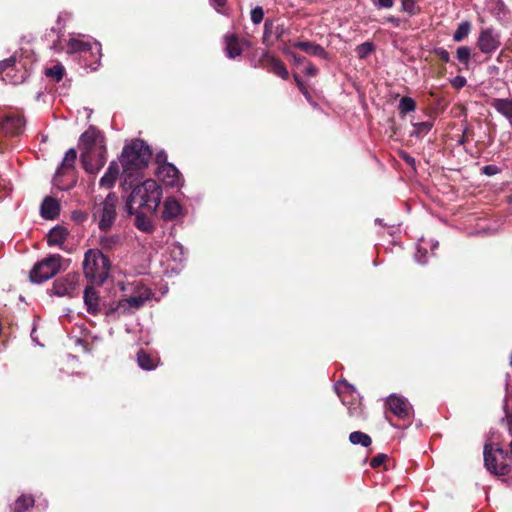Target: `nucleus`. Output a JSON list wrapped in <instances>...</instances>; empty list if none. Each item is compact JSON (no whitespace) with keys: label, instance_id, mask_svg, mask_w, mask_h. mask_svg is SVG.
<instances>
[{"label":"nucleus","instance_id":"052dcab7","mask_svg":"<svg viewBox=\"0 0 512 512\" xmlns=\"http://www.w3.org/2000/svg\"><path fill=\"white\" fill-rule=\"evenodd\" d=\"M510 458L512 459V439H511V442H510Z\"/></svg>","mask_w":512,"mask_h":512},{"label":"nucleus","instance_id":"de8ad7c7","mask_svg":"<svg viewBox=\"0 0 512 512\" xmlns=\"http://www.w3.org/2000/svg\"><path fill=\"white\" fill-rule=\"evenodd\" d=\"M481 170H482V173L487 176H493V175H496L501 172V169L498 166L493 165V164L486 165Z\"/></svg>","mask_w":512,"mask_h":512},{"label":"nucleus","instance_id":"4c0bfd02","mask_svg":"<svg viewBox=\"0 0 512 512\" xmlns=\"http://www.w3.org/2000/svg\"><path fill=\"white\" fill-rule=\"evenodd\" d=\"M456 57L458 61L465 66V68H468L471 58V48L468 46L458 47L456 50Z\"/></svg>","mask_w":512,"mask_h":512},{"label":"nucleus","instance_id":"c756f323","mask_svg":"<svg viewBox=\"0 0 512 512\" xmlns=\"http://www.w3.org/2000/svg\"><path fill=\"white\" fill-rule=\"evenodd\" d=\"M62 18L61 16L58 17L56 22V27H52L49 32L45 34V38L47 40L52 41L51 49L58 50V43L60 42L61 37L63 36V27L64 25L61 24Z\"/></svg>","mask_w":512,"mask_h":512},{"label":"nucleus","instance_id":"c85d7f7f","mask_svg":"<svg viewBox=\"0 0 512 512\" xmlns=\"http://www.w3.org/2000/svg\"><path fill=\"white\" fill-rule=\"evenodd\" d=\"M338 395L341 397L342 403L347 406L350 417L360 418L363 416V408L361 402L358 399L354 398L353 395H351L353 399L347 400L346 396L343 395L341 392H338Z\"/></svg>","mask_w":512,"mask_h":512},{"label":"nucleus","instance_id":"393cba45","mask_svg":"<svg viewBox=\"0 0 512 512\" xmlns=\"http://www.w3.org/2000/svg\"><path fill=\"white\" fill-rule=\"evenodd\" d=\"M119 175V166L117 162L112 161L108 166L105 174L101 177L99 184L101 187L112 188Z\"/></svg>","mask_w":512,"mask_h":512},{"label":"nucleus","instance_id":"4d7b16f0","mask_svg":"<svg viewBox=\"0 0 512 512\" xmlns=\"http://www.w3.org/2000/svg\"><path fill=\"white\" fill-rule=\"evenodd\" d=\"M211 4L219 11V8H222L226 5L227 0H210Z\"/></svg>","mask_w":512,"mask_h":512},{"label":"nucleus","instance_id":"f03ea898","mask_svg":"<svg viewBox=\"0 0 512 512\" xmlns=\"http://www.w3.org/2000/svg\"><path fill=\"white\" fill-rule=\"evenodd\" d=\"M131 189V193L126 202L128 214H134L135 210H146L150 215H154L160 205L162 189L153 179H147L141 183L133 182V186L123 187Z\"/></svg>","mask_w":512,"mask_h":512},{"label":"nucleus","instance_id":"e433bc0d","mask_svg":"<svg viewBox=\"0 0 512 512\" xmlns=\"http://www.w3.org/2000/svg\"><path fill=\"white\" fill-rule=\"evenodd\" d=\"M398 109L400 114L404 116L416 109V102L413 98L404 96L400 99Z\"/></svg>","mask_w":512,"mask_h":512},{"label":"nucleus","instance_id":"ea45409f","mask_svg":"<svg viewBox=\"0 0 512 512\" xmlns=\"http://www.w3.org/2000/svg\"><path fill=\"white\" fill-rule=\"evenodd\" d=\"M355 51L358 58L364 59L374 51V44L372 42H364L358 45Z\"/></svg>","mask_w":512,"mask_h":512},{"label":"nucleus","instance_id":"37998d69","mask_svg":"<svg viewBox=\"0 0 512 512\" xmlns=\"http://www.w3.org/2000/svg\"><path fill=\"white\" fill-rule=\"evenodd\" d=\"M387 459H388V456L386 454L380 453L371 459L370 466L372 468H378L382 464H384Z\"/></svg>","mask_w":512,"mask_h":512},{"label":"nucleus","instance_id":"79ce46f5","mask_svg":"<svg viewBox=\"0 0 512 512\" xmlns=\"http://www.w3.org/2000/svg\"><path fill=\"white\" fill-rule=\"evenodd\" d=\"M432 53L439 58L440 61L443 63H449L450 62V54L449 52L443 48V47H436L433 49Z\"/></svg>","mask_w":512,"mask_h":512},{"label":"nucleus","instance_id":"c03bdc74","mask_svg":"<svg viewBox=\"0 0 512 512\" xmlns=\"http://www.w3.org/2000/svg\"><path fill=\"white\" fill-rule=\"evenodd\" d=\"M293 78H294V81L296 82V85H297L298 89L300 90V92L307 99H309L310 98V93H309L308 89L306 88L304 82L301 80V78L297 74H294Z\"/></svg>","mask_w":512,"mask_h":512},{"label":"nucleus","instance_id":"cd10ccee","mask_svg":"<svg viewBox=\"0 0 512 512\" xmlns=\"http://www.w3.org/2000/svg\"><path fill=\"white\" fill-rule=\"evenodd\" d=\"M491 106L507 119L512 120V99L494 98Z\"/></svg>","mask_w":512,"mask_h":512},{"label":"nucleus","instance_id":"603ef678","mask_svg":"<svg viewBox=\"0 0 512 512\" xmlns=\"http://www.w3.org/2000/svg\"><path fill=\"white\" fill-rule=\"evenodd\" d=\"M400 157H401V159H402L406 164H408V165H410V166H415L416 161H415L414 157H412V156H411L410 154H408L407 152L402 151V152L400 153Z\"/></svg>","mask_w":512,"mask_h":512},{"label":"nucleus","instance_id":"7c9ffc66","mask_svg":"<svg viewBox=\"0 0 512 512\" xmlns=\"http://www.w3.org/2000/svg\"><path fill=\"white\" fill-rule=\"evenodd\" d=\"M35 504V499L31 494H22L14 502V512H27Z\"/></svg>","mask_w":512,"mask_h":512},{"label":"nucleus","instance_id":"b1692460","mask_svg":"<svg viewBox=\"0 0 512 512\" xmlns=\"http://www.w3.org/2000/svg\"><path fill=\"white\" fill-rule=\"evenodd\" d=\"M182 213V206L174 198H168L164 202V208L162 212V218L164 220H173Z\"/></svg>","mask_w":512,"mask_h":512},{"label":"nucleus","instance_id":"58836bf2","mask_svg":"<svg viewBox=\"0 0 512 512\" xmlns=\"http://www.w3.org/2000/svg\"><path fill=\"white\" fill-rule=\"evenodd\" d=\"M413 126H414V131L412 134L418 138H421L431 130L433 123L429 122V121H425V122L415 123V124H413Z\"/></svg>","mask_w":512,"mask_h":512},{"label":"nucleus","instance_id":"f3484780","mask_svg":"<svg viewBox=\"0 0 512 512\" xmlns=\"http://www.w3.org/2000/svg\"><path fill=\"white\" fill-rule=\"evenodd\" d=\"M96 50L97 57L95 62H98L101 56V45L97 42L91 44L89 42H85L79 39L72 38L68 41V52L70 53H91L93 54V50Z\"/></svg>","mask_w":512,"mask_h":512},{"label":"nucleus","instance_id":"ddd939ff","mask_svg":"<svg viewBox=\"0 0 512 512\" xmlns=\"http://www.w3.org/2000/svg\"><path fill=\"white\" fill-rule=\"evenodd\" d=\"M25 127V119L18 114H7L0 120V130L5 136H18Z\"/></svg>","mask_w":512,"mask_h":512},{"label":"nucleus","instance_id":"5701e85b","mask_svg":"<svg viewBox=\"0 0 512 512\" xmlns=\"http://www.w3.org/2000/svg\"><path fill=\"white\" fill-rule=\"evenodd\" d=\"M134 225L137 229L145 233H151L154 230V224L150 218V213L146 210H135Z\"/></svg>","mask_w":512,"mask_h":512},{"label":"nucleus","instance_id":"473e14b6","mask_svg":"<svg viewBox=\"0 0 512 512\" xmlns=\"http://www.w3.org/2000/svg\"><path fill=\"white\" fill-rule=\"evenodd\" d=\"M349 441L353 445H361L363 447H368L372 443L371 437L368 434L361 431H354L350 433Z\"/></svg>","mask_w":512,"mask_h":512},{"label":"nucleus","instance_id":"dca6fc26","mask_svg":"<svg viewBox=\"0 0 512 512\" xmlns=\"http://www.w3.org/2000/svg\"><path fill=\"white\" fill-rule=\"evenodd\" d=\"M225 51L228 58L234 59L240 56L244 47H249V41L240 39L236 34H227L224 36Z\"/></svg>","mask_w":512,"mask_h":512},{"label":"nucleus","instance_id":"0eeeda50","mask_svg":"<svg viewBox=\"0 0 512 512\" xmlns=\"http://www.w3.org/2000/svg\"><path fill=\"white\" fill-rule=\"evenodd\" d=\"M80 161L87 167H91L88 160V154L93 151H100L99 153L106 152L105 137L104 135L94 126H90L79 139Z\"/></svg>","mask_w":512,"mask_h":512},{"label":"nucleus","instance_id":"a18cd8bd","mask_svg":"<svg viewBox=\"0 0 512 512\" xmlns=\"http://www.w3.org/2000/svg\"><path fill=\"white\" fill-rule=\"evenodd\" d=\"M450 83H451L453 88H455L457 90H460V89H462L463 87L466 86L467 80H466L465 77L458 75V76L454 77L450 81Z\"/></svg>","mask_w":512,"mask_h":512},{"label":"nucleus","instance_id":"aec40b11","mask_svg":"<svg viewBox=\"0 0 512 512\" xmlns=\"http://www.w3.org/2000/svg\"><path fill=\"white\" fill-rule=\"evenodd\" d=\"M84 304L88 313L97 315L100 312V297L98 292L91 286L84 290Z\"/></svg>","mask_w":512,"mask_h":512},{"label":"nucleus","instance_id":"412c9836","mask_svg":"<svg viewBox=\"0 0 512 512\" xmlns=\"http://www.w3.org/2000/svg\"><path fill=\"white\" fill-rule=\"evenodd\" d=\"M100 151L96 150L93 151V153L88 154V160L91 164V167H87L84 164H82L83 169L90 174H96L98 173L106 164L107 157L106 152L99 153Z\"/></svg>","mask_w":512,"mask_h":512},{"label":"nucleus","instance_id":"bb28decb","mask_svg":"<svg viewBox=\"0 0 512 512\" xmlns=\"http://www.w3.org/2000/svg\"><path fill=\"white\" fill-rule=\"evenodd\" d=\"M159 358L153 357L147 353L144 349H140L137 352V363L144 370H153L159 363Z\"/></svg>","mask_w":512,"mask_h":512},{"label":"nucleus","instance_id":"5fc2aeb1","mask_svg":"<svg viewBox=\"0 0 512 512\" xmlns=\"http://www.w3.org/2000/svg\"><path fill=\"white\" fill-rule=\"evenodd\" d=\"M305 73L309 77H314L318 73V69L311 63H309L308 67L305 70Z\"/></svg>","mask_w":512,"mask_h":512},{"label":"nucleus","instance_id":"3c124183","mask_svg":"<svg viewBox=\"0 0 512 512\" xmlns=\"http://www.w3.org/2000/svg\"><path fill=\"white\" fill-rule=\"evenodd\" d=\"M72 219L79 223H83L88 219V214L80 210L74 211L72 213Z\"/></svg>","mask_w":512,"mask_h":512},{"label":"nucleus","instance_id":"a19ab883","mask_svg":"<svg viewBox=\"0 0 512 512\" xmlns=\"http://www.w3.org/2000/svg\"><path fill=\"white\" fill-rule=\"evenodd\" d=\"M264 18V10L261 6H257L251 10V21L254 24H260Z\"/></svg>","mask_w":512,"mask_h":512},{"label":"nucleus","instance_id":"39448f33","mask_svg":"<svg viewBox=\"0 0 512 512\" xmlns=\"http://www.w3.org/2000/svg\"><path fill=\"white\" fill-rule=\"evenodd\" d=\"M77 159V151L70 148L57 168L53 178L55 186L60 190L66 191L76 185L77 179L75 176V162Z\"/></svg>","mask_w":512,"mask_h":512},{"label":"nucleus","instance_id":"1a4fd4ad","mask_svg":"<svg viewBox=\"0 0 512 512\" xmlns=\"http://www.w3.org/2000/svg\"><path fill=\"white\" fill-rule=\"evenodd\" d=\"M0 76L3 81L13 85L24 82L27 77V70L18 68L16 56L0 61Z\"/></svg>","mask_w":512,"mask_h":512},{"label":"nucleus","instance_id":"4468645a","mask_svg":"<svg viewBox=\"0 0 512 512\" xmlns=\"http://www.w3.org/2000/svg\"><path fill=\"white\" fill-rule=\"evenodd\" d=\"M155 174L160 181L168 186L178 187L183 184L179 170L172 163L157 167Z\"/></svg>","mask_w":512,"mask_h":512},{"label":"nucleus","instance_id":"423d86ee","mask_svg":"<svg viewBox=\"0 0 512 512\" xmlns=\"http://www.w3.org/2000/svg\"><path fill=\"white\" fill-rule=\"evenodd\" d=\"M483 455L485 467L490 473L498 476L509 474L511 467L507 463L508 452L502 447H494L492 443H486Z\"/></svg>","mask_w":512,"mask_h":512},{"label":"nucleus","instance_id":"6e6552de","mask_svg":"<svg viewBox=\"0 0 512 512\" xmlns=\"http://www.w3.org/2000/svg\"><path fill=\"white\" fill-rule=\"evenodd\" d=\"M63 257L59 254L50 255L36 263L30 271L29 278L33 283H42L61 271Z\"/></svg>","mask_w":512,"mask_h":512},{"label":"nucleus","instance_id":"9d476101","mask_svg":"<svg viewBox=\"0 0 512 512\" xmlns=\"http://www.w3.org/2000/svg\"><path fill=\"white\" fill-rule=\"evenodd\" d=\"M150 297V294L147 293L145 295L141 294L138 296H130L125 299H121L118 301L116 306H111L108 311L106 312L107 316H111L116 312H119L121 314H129L132 313L134 310H138L145 304L146 300H148Z\"/></svg>","mask_w":512,"mask_h":512},{"label":"nucleus","instance_id":"4be33fe9","mask_svg":"<svg viewBox=\"0 0 512 512\" xmlns=\"http://www.w3.org/2000/svg\"><path fill=\"white\" fill-rule=\"evenodd\" d=\"M293 47L300 49L311 56L319 57L322 59L327 58V52L325 51V49L321 45L316 44L314 42L297 41L293 44Z\"/></svg>","mask_w":512,"mask_h":512},{"label":"nucleus","instance_id":"6e6d98bb","mask_svg":"<svg viewBox=\"0 0 512 512\" xmlns=\"http://www.w3.org/2000/svg\"><path fill=\"white\" fill-rule=\"evenodd\" d=\"M271 26L272 24L269 23L268 21L265 22V25H264V35H263V42L266 41V39L269 37V35L271 34Z\"/></svg>","mask_w":512,"mask_h":512},{"label":"nucleus","instance_id":"f257e3e1","mask_svg":"<svg viewBox=\"0 0 512 512\" xmlns=\"http://www.w3.org/2000/svg\"><path fill=\"white\" fill-rule=\"evenodd\" d=\"M152 158V150L142 139H135L130 144L125 145L120 156V162L123 167L121 183L122 187L133 186V182H138L142 178V171L147 168Z\"/></svg>","mask_w":512,"mask_h":512},{"label":"nucleus","instance_id":"49530a36","mask_svg":"<svg viewBox=\"0 0 512 512\" xmlns=\"http://www.w3.org/2000/svg\"><path fill=\"white\" fill-rule=\"evenodd\" d=\"M473 135H474V131L470 127H466L463 130L462 137L458 140V143L463 145V144L469 142L470 140H472Z\"/></svg>","mask_w":512,"mask_h":512},{"label":"nucleus","instance_id":"f704fd0d","mask_svg":"<svg viewBox=\"0 0 512 512\" xmlns=\"http://www.w3.org/2000/svg\"><path fill=\"white\" fill-rule=\"evenodd\" d=\"M65 74V68L62 64L57 63L53 65L52 67L45 69V75L48 78H51L55 82H60Z\"/></svg>","mask_w":512,"mask_h":512},{"label":"nucleus","instance_id":"13d9d810","mask_svg":"<svg viewBox=\"0 0 512 512\" xmlns=\"http://www.w3.org/2000/svg\"><path fill=\"white\" fill-rule=\"evenodd\" d=\"M386 21L391 23L394 27H399L401 24V20L395 16H389L386 18Z\"/></svg>","mask_w":512,"mask_h":512},{"label":"nucleus","instance_id":"a878e982","mask_svg":"<svg viewBox=\"0 0 512 512\" xmlns=\"http://www.w3.org/2000/svg\"><path fill=\"white\" fill-rule=\"evenodd\" d=\"M69 235L68 230L63 226L52 228L47 235V242L50 246L62 245Z\"/></svg>","mask_w":512,"mask_h":512},{"label":"nucleus","instance_id":"a211bd4d","mask_svg":"<svg viewBox=\"0 0 512 512\" xmlns=\"http://www.w3.org/2000/svg\"><path fill=\"white\" fill-rule=\"evenodd\" d=\"M60 214V202L52 196H46L40 206V215L46 220L56 219Z\"/></svg>","mask_w":512,"mask_h":512},{"label":"nucleus","instance_id":"9b49d317","mask_svg":"<svg viewBox=\"0 0 512 512\" xmlns=\"http://www.w3.org/2000/svg\"><path fill=\"white\" fill-rule=\"evenodd\" d=\"M501 45L500 36L493 28L481 30L477 39V47L484 54H492Z\"/></svg>","mask_w":512,"mask_h":512},{"label":"nucleus","instance_id":"6ab92c4d","mask_svg":"<svg viewBox=\"0 0 512 512\" xmlns=\"http://www.w3.org/2000/svg\"><path fill=\"white\" fill-rule=\"evenodd\" d=\"M387 405L389 410L401 419H406L410 416L411 408L404 398L392 395L388 398Z\"/></svg>","mask_w":512,"mask_h":512},{"label":"nucleus","instance_id":"2eb2a0df","mask_svg":"<svg viewBox=\"0 0 512 512\" xmlns=\"http://www.w3.org/2000/svg\"><path fill=\"white\" fill-rule=\"evenodd\" d=\"M259 65L262 68H266L268 71L273 72L284 80L289 78V72L283 61L268 52L262 54L259 59Z\"/></svg>","mask_w":512,"mask_h":512},{"label":"nucleus","instance_id":"7ed1b4c3","mask_svg":"<svg viewBox=\"0 0 512 512\" xmlns=\"http://www.w3.org/2000/svg\"><path fill=\"white\" fill-rule=\"evenodd\" d=\"M110 270V260L100 250L89 249L83 261L84 275L90 282L102 284L107 279Z\"/></svg>","mask_w":512,"mask_h":512},{"label":"nucleus","instance_id":"72a5a7b5","mask_svg":"<svg viewBox=\"0 0 512 512\" xmlns=\"http://www.w3.org/2000/svg\"><path fill=\"white\" fill-rule=\"evenodd\" d=\"M471 29H472L471 22H469V21L461 22L453 34V40L455 42L463 41L471 32Z\"/></svg>","mask_w":512,"mask_h":512},{"label":"nucleus","instance_id":"2f4dec72","mask_svg":"<svg viewBox=\"0 0 512 512\" xmlns=\"http://www.w3.org/2000/svg\"><path fill=\"white\" fill-rule=\"evenodd\" d=\"M99 244L102 249L104 250H113L115 247L119 246L121 244V237L120 235L113 234V235H103L99 238Z\"/></svg>","mask_w":512,"mask_h":512},{"label":"nucleus","instance_id":"f8f14e48","mask_svg":"<svg viewBox=\"0 0 512 512\" xmlns=\"http://www.w3.org/2000/svg\"><path fill=\"white\" fill-rule=\"evenodd\" d=\"M78 273H68L56 279L53 283V291L57 296H70L72 297L73 292L77 288L79 281Z\"/></svg>","mask_w":512,"mask_h":512},{"label":"nucleus","instance_id":"864d4df0","mask_svg":"<svg viewBox=\"0 0 512 512\" xmlns=\"http://www.w3.org/2000/svg\"><path fill=\"white\" fill-rule=\"evenodd\" d=\"M287 53L289 55H291V57L293 58V60L296 64H303V63L307 62V59L302 55L296 54L294 52H287Z\"/></svg>","mask_w":512,"mask_h":512},{"label":"nucleus","instance_id":"09e8293b","mask_svg":"<svg viewBox=\"0 0 512 512\" xmlns=\"http://www.w3.org/2000/svg\"><path fill=\"white\" fill-rule=\"evenodd\" d=\"M372 2L379 9H388L394 5V0H372Z\"/></svg>","mask_w":512,"mask_h":512},{"label":"nucleus","instance_id":"c9c22d12","mask_svg":"<svg viewBox=\"0 0 512 512\" xmlns=\"http://www.w3.org/2000/svg\"><path fill=\"white\" fill-rule=\"evenodd\" d=\"M401 11L409 16H415L421 12L418 0H401Z\"/></svg>","mask_w":512,"mask_h":512},{"label":"nucleus","instance_id":"8fccbe9b","mask_svg":"<svg viewBox=\"0 0 512 512\" xmlns=\"http://www.w3.org/2000/svg\"><path fill=\"white\" fill-rule=\"evenodd\" d=\"M155 163L157 164V167H160L161 165H164V164H170L167 161V154L165 151H160L156 154Z\"/></svg>","mask_w":512,"mask_h":512},{"label":"nucleus","instance_id":"20e7f679","mask_svg":"<svg viewBox=\"0 0 512 512\" xmlns=\"http://www.w3.org/2000/svg\"><path fill=\"white\" fill-rule=\"evenodd\" d=\"M118 197L115 193H109L100 203H96L92 209V216L102 232H108L114 225L117 218Z\"/></svg>","mask_w":512,"mask_h":512},{"label":"nucleus","instance_id":"bf43d9fd","mask_svg":"<svg viewBox=\"0 0 512 512\" xmlns=\"http://www.w3.org/2000/svg\"><path fill=\"white\" fill-rule=\"evenodd\" d=\"M340 384H343L345 386L347 392H349L350 394L355 392L354 388L346 380L341 381Z\"/></svg>","mask_w":512,"mask_h":512}]
</instances>
